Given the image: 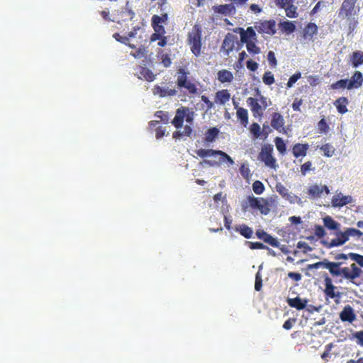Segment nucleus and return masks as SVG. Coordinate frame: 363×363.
Here are the masks:
<instances>
[{"mask_svg":"<svg viewBox=\"0 0 363 363\" xmlns=\"http://www.w3.org/2000/svg\"><path fill=\"white\" fill-rule=\"evenodd\" d=\"M342 262H333L332 265L330 266V274L333 277L341 276L343 279L349 280L354 284L358 285L354 282V279L358 278L362 272L359 267L355 263H352L350 267H341Z\"/></svg>","mask_w":363,"mask_h":363,"instance_id":"1","label":"nucleus"},{"mask_svg":"<svg viewBox=\"0 0 363 363\" xmlns=\"http://www.w3.org/2000/svg\"><path fill=\"white\" fill-rule=\"evenodd\" d=\"M256 91L259 99L249 97L247 99V104L250 108L255 118H262L264 111L271 104V101L266 96L262 95L258 89Z\"/></svg>","mask_w":363,"mask_h":363,"instance_id":"2","label":"nucleus"},{"mask_svg":"<svg viewBox=\"0 0 363 363\" xmlns=\"http://www.w3.org/2000/svg\"><path fill=\"white\" fill-rule=\"evenodd\" d=\"M201 37H202V28L201 26L196 23L191 32L187 35V42L190 45L191 51L192 53L198 57L201 55Z\"/></svg>","mask_w":363,"mask_h":363,"instance_id":"3","label":"nucleus"},{"mask_svg":"<svg viewBox=\"0 0 363 363\" xmlns=\"http://www.w3.org/2000/svg\"><path fill=\"white\" fill-rule=\"evenodd\" d=\"M258 158L263 162L267 167L272 169L276 168L277 160L273 157V146L272 145H264L259 153Z\"/></svg>","mask_w":363,"mask_h":363,"instance_id":"4","label":"nucleus"},{"mask_svg":"<svg viewBox=\"0 0 363 363\" xmlns=\"http://www.w3.org/2000/svg\"><path fill=\"white\" fill-rule=\"evenodd\" d=\"M255 28L259 33H266L273 35L276 33V21L273 19L269 21H260L257 22Z\"/></svg>","mask_w":363,"mask_h":363,"instance_id":"5","label":"nucleus"},{"mask_svg":"<svg viewBox=\"0 0 363 363\" xmlns=\"http://www.w3.org/2000/svg\"><path fill=\"white\" fill-rule=\"evenodd\" d=\"M248 201L252 208L259 210L264 215H267L270 211L269 202L263 198L249 196Z\"/></svg>","mask_w":363,"mask_h":363,"instance_id":"6","label":"nucleus"},{"mask_svg":"<svg viewBox=\"0 0 363 363\" xmlns=\"http://www.w3.org/2000/svg\"><path fill=\"white\" fill-rule=\"evenodd\" d=\"M358 0H344L339 9V17L350 18L356 13L355 6Z\"/></svg>","mask_w":363,"mask_h":363,"instance_id":"7","label":"nucleus"},{"mask_svg":"<svg viewBox=\"0 0 363 363\" xmlns=\"http://www.w3.org/2000/svg\"><path fill=\"white\" fill-rule=\"evenodd\" d=\"M324 294L326 297L335 299V302L338 303L341 298V293L336 291L337 287L333 285L331 278L326 276L324 279Z\"/></svg>","mask_w":363,"mask_h":363,"instance_id":"8","label":"nucleus"},{"mask_svg":"<svg viewBox=\"0 0 363 363\" xmlns=\"http://www.w3.org/2000/svg\"><path fill=\"white\" fill-rule=\"evenodd\" d=\"M336 235H337V238L332 239L330 242L323 241V245L326 248L330 249V248H333L335 247L341 246L349 240L346 230L338 231L336 233Z\"/></svg>","mask_w":363,"mask_h":363,"instance_id":"9","label":"nucleus"},{"mask_svg":"<svg viewBox=\"0 0 363 363\" xmlns=\"http://www.w3.org/2000/svg\"><path fill=\"white\" fill-rule=\"evenodd\" d=\"M237 37L233 34L228 33L225 36L220 50L224 52L225 55L228 56L235 48V43Z\"/></svg>","mask_w":363,"mask_h":363,"instance_id":"10","label":"nucleus"},{"mask_svg":"<svg viewBox=\"0 0 363 363\" xmlns=\"http://www.w3.org/2000/svg\"><path fill=\"white\" fill-rule=\"evenodd\" d=\"M352 202L353 199L351 196H344L342 193L336 194L331 199V204L334 208H341Z\"/></svg>","mask_w":363,"mask_h":363,"instance_id":"11","label":"nucleus"},{"mask_svg":"<svg viewBox=\"0 0 363 363\" xmlns=\"http://www.w3.org/2000/svg\"><path fill=\"white\" fill-rule=\"evenodd\" d=\"M213 10L216 13H219L224 16H230L236 13V9L233 4L213 6Z\"/></svg>","mask_w":363,"mask_h":363,"instance_id":"12","label":"nucleus"},{"mask_svg":"<svg viewBox=\"0 0 363 363\" xmlns=\"http://www.w3.org/2000/svg\"><path fill=\"white\" fill-rule=\"evenodd\" d=\"M256 235L259 239L262 240L264 242L274 247H278L279 246V242L277 239L272 237L263 230H257Z\"/></svg>","mask_w":363,"mask_h":363,"instance_id":"13","label":"nucleus"},{"mask_svg":"<svg viewBox=\"0 0 363 363\" xmlns=\"http://www.w3.org/2000/svg\"><path fill=\"white\" fill-rule=\"evenodd\" d=\"M284 118L281 113L274 112L272 114L271 126L274 129L279 133L282 132L284 130Z\"/></svg>","mask_w":363,"mask_h":363,"instance_id":"14","label":"nucleus"},{"mask_svg":"<svg viewBox=\"0 0 363 363\" xmlns=\"http://www.w3.org/2000/svg\"><path fill=\"white\" fill-rule=\"evenodd\" d=\"M309 145L308 143H296L291 148V152L294 157H303L306 156Z\"/></svg>","mask_w":363,"mask_h":363,"instance_id":"15","label":"nucleus"},{"mask_svg":"<svg viewBox=\"0 0 363 363\" xmlns=\"http://www.w3.org/2000/svg\"><path fill=\"white\" fill-rule=\"evenodd\" d=\"M340 318L342 322L352 323L356 319V315L352 306H345L340 313Z\"/></svg>","mask_w":363,"mask_h":363,"instance_id":"16","label":"nucleus"},{"mask_svg":"<svg viewBox=\"0 0 363 363\" xmlns=\"http://www.w3.org/2000/svg\"><path fill=\"white\" fill-rule=\"evenodd\" d=\"M363 83V75L360 71H355L350 80H348L347 89H358Z\"/></svg>","mask_w":363,"mask_h":363,"instance_id":"17","label":"nucleus"},{"mask_svg":"<svg viewBox=\"0 0 363 363\" xmlns=\"http://www.w3.org/2000/svg\"><path fill=\"white\" fill-rule=\"evenodd\" d=\"M152 92L154 95H157L161 98L167 96H175L177 93L175 89L164 88L159 85L154 86V88L152 89Z\"/></svg>","mask_w":363,"mask_h":363,"instance_id":"18","label":"nucleus"},{"mask_svg":"<svg viewBox=\"0 0 363 363\" xmlns=\"http://www.w3.org/2000/svg\"><path fill=\"white\" fill-rule=\"evenodd\" d=\"M240 33L241 42H247L248 40L257 41V35L252 27H248L246 30L240 28Z\"/></svg>","mask_w":363,"mask_h":363,"instance_id":"19","label":"nucleus"},{"mask_svg":"<svg viewBox=\"0 0 363 363\" xmlns=\"http://www.w3.org/2000/svg\"><path fill=\"white\" fill-rule=\"evenodd\" d=\"M168 20V14L167 13H163L162 16L153 15L151 19L152 26L156 27L158 30L164 29V27L162 25L163 23H166Z\"/></svg>","mask_w":363,"mask_h":363,"instance_id":"20","label":"nucleus"},{"mask_svg":"<svg viewBox=\"0 0 363 363\" xmlns=\"http://www.w3.org/2000/svg\"><path fill=\"white\" fill-rule=\"evenodd\" d=\"M235 108H236L237 118L240 121V123L246 126L248 124V112L247 110L242 107H238V103L233 102Z\"/></svg>","mask_w":363,"mask_h":363,"instance_id":"21","label":"nucleus"},{"mask_svg":"<svg viewBox=\"0 0 363 363\" xmlns=\"http://www.w3.org/2000/svg\"><path fill=\"white\" fill-rule=\"evenodd\" d=\"M230 99V94L228 89L218 91L215 95V102L220 105H224Z\"/></svg>","mask_w":363,"mask_h":363,"instance_id":"22","label":"nucleus"},{"mask_svg":"<svg viewBox=\"0 0 363 363\" xmlns=\"http://www.w3.org/2000/svg\"><path fill=\"white\" fill-rule=\"evenodd\" d=\"M287 303L291 307L300 311L306 308L308 301L297 296L293 298H289Z\"/></svg>","mask_w":363,"mask_h":363,"instance_id":"23","label":"nucleus"},{"mask_svg":"<svg viewBox=\"0 0 363 363\" xmlns=\"http://www.w3.org/2000/svg\"><path fill=\"white\" fill-rule=\"evenodd\" d=\"M186 114V110L184 108H178L176 111V115L172 121V125L176 128H180L182 127L184 116Z\"/></svg>","mask_w":363,"mask_h":363,"instance_id":"24","label":"nucleus"},{"mask_svg":"<svg viewBox=\"0 0 363 363\" xmlns=\"http://www.w3.org/2000/svg\"><path fill=\"white\" fill-rule=\"evenodd\" d=\"M318 33V26L314 23H308L303 29V37L311 40Z\"/></svg>","mask_w":363,"mask_h":363,"instance_id":"25","label":"nucleus"},{"mask_svg":"<svg viewBox=\"0 0 363 363\" xmlns=\"http://www.w3.org/2000/svg\"><path fill=\"white\" fill-rule=\"evenodd\" d=\"M217 76L218 80L221 83H230L234 79L233 73L225 69L218 71Z\"/></svg>","mask_w":363,"mask_h":363,"instance_id":"26","label":"nucleus"},{"mask_svg":"<svg viewBox=\"0 0 363 363\" xmlns=\"http://www.w3.org/2000/svg\"><path fill=\"white\" fill-rule=\"evenodd\" d=\"M323 222L324 227L330 230H337L340 229V224L330 216L324 217L323 218Z\"/></svg>","mask_w":363,"mask_h":363,"instance_id":"27","label":"nucleus"},{"mask_svg":"<svg viewBox=\"0 0 363 363\" xmlns=\"http://www.w3.org/2000/svg\"><path fill=\"white\" fill-rule=\"evenodd\" d=\"M347 104L348 100L346 97L344 96L340 97L334 102V105L335 106L338 113L341 114H344L347 112Z\"/></svg>","mask_w":363,"mask_h":363,"instance_id":"28","label":"nucleus"},{"mask_svg":"<svg viewBox=\"0 0 363 363\" xmlns=\"http://www.w3.org/2000/svg\"><path fill=\"white\" fill-rule=\"evenodd\" d=\"M235 230L240 233V234L247 239H250L252 237L253 230L251 228L245 224L236 225Z\"/></svg>","mask_w":363,"mask_h":363,"instance_id":"29","label":"nucleus"},{"mask_svg":"<svg viewBox=\"0 0 363 363\" xmlns=\"http://www.w3.org/2000/svg\"><path fill=\"white\" fill-rule=\"evenodd\" d=\"M219 133V130L216 127H213L209 128L205 133L204 140L206 143H213L216 138L218 137Z\"/></svg>","mask_w":363,"mask_h":363,"instance_id":"30","label":"nucleus"},{"mask_svg":"<svg viewBox=\"0 0 363 363\" xmlns=\"http://www.w3.org/2000/svg\"><path fill=\"white\" fill-rule=\"evenodd\" d=\"M189 72L183 67H179L178 69V76L177 79V86H184L185 81L188 79Z\"/></svg>","mask_w":363,"mask_h":363,"instance_id":"31","label":"nucleus"},{"mask_svg":"<svg viewBox=\"0 0 363 363\" xmlns=\"http://www.w3.org/2000/svg\"><path fill=\"white\" fill-rule=\"evenodd\" d=\"M352 64L354 67H357L358 66L363 64V52L362 51H356L354 52L351 57Z\"/></svg>","mask_w":363,"mask_h":363,"instance_id":"32","label":"nucleus"},{"mask_svg":"<svg viewBox=\"0 0 363 363\" xmlns=\"http://www.w3.org/2000/svg\"><path fill=\"white\" fill-rule=\"evenodd\" d=\"M308 194L311 199H316L320 196L322 188L319 185L313 184L308 188Z\"/></svg>","mask_w":363,"mask_h":363,"instance_id":"33","label":"nucleus"},{"mask_svg":"<svg viewBox=\"0 0 363 363\" xmlns=\"http://www.w3.org/2000/svg\"><path fill=\"white\" fill-rule=\"evenodd\" d=\"M281 31L288 34L292 33L296 30V26L291 21H284L279 23Z\"/></svg>","mask_w":363,"mask_h":363,"instance_id":"34","label":"nucleus"},{"mask_svg":"<svg viewBox=\"0 0 363 363\" xmlns=\"http://www.w3.org/2000/svg\"><path fill=\"white\" fill-rule=\"evenodd\" d=\"M333 262H330L328 259H325L323 261L318 262L316 263L309 264L308 266V269H318L321 267L327 269L330 272V266L332 265Z\"/></svg>","mask_w":363,"mask_h":363,"instance_id":"35","label":"nucleus"},{"mask_svg":"<svg viewBox=\"0 0 363 363\" xmlns=\"http://www.w3.org/2000/svg\"><path fill=\"white\" fill-rule=\"evenodd\" d=\"M140 74L147 82H152L155 78V76L153 74V72L150 69L145 67H142L140 68Z\"/></svg>","mask_w":363,"mask_h":363,"instance_id":"36","label":"nucleus"},{"mask_svg":"<svg viewBox=\"0 0 363 363\" xmlns=\"http://www.w3.org/2000/svg\"><path fill=\"white\" fill-rule=\"evenodd\" d=\"M320 150L323 152L324 156L327 157H332L335 153L334 147L329 143H326L320 147Z\"/></svg>","mask_w":363,"mask_h":363,"instance_id":"37","label":"nucleus"},{"mask_svg":"<svg viewBox=\"0 0 363 363\" xmlns=\"http://www.w3.org/2000/svg\"><path fill=\"white\" fill-rule=\"evenodd\" d=\"M274 143L278 152L284 155L286 152V146L284 140L281 138L277 137L274 139Z\"/></svg>","mask_w":363,"mask_h":363,"instance_id":"38","label":"nucleus"},{"mask_svg":"<svg viewBox=\"0 0 363 363\" xmlns=\"http://www.w3.org/2000/svg\"><path fill=\"white\" fill-rule=\"evenodd\" d=\"M179 88H184L188 90L189 93L191 94H196L198 93V88L196 85L189 81V79H186L185 81V85L184 86H178Z\"/></svg>","mask_w":363,"mask_h":363,"instance_id":"39","label":"nucleus"},{"mask_svg":"<svg viewBox=\"0 0 363 363\" xmlns=\"http://www.w3.org/2000/svg\"><path fill=\"white\" fill-rule=\"evenodd\" d=\"M243 43L246 44L247 50L250 53L256 55L260 52V48L256 45L255 41L248 40Z\"/></svg>","mask_w":363,"mask_h":363,"instance_id":"40","label":"nucleus"},{"mask_svg":"<svg viewBox=\"0 0 363 363\" xmlns=\"http://www.w3.org/2000/svg\"><path fill=\"white\" fill-rule=\"evenodd\" d=\"M216 150L212 149H199L196 151L198 156L201 158L206 157L208 156L216 155H217Z\"/></svg>","mask_w":363,"mask_h":363,"instance_id":"41","label":"nucleus"},{"mask_svg":"<svg viewBox=\"0 0 363 363\" xmlns=\"http://www.w3.org/2000/svg\"><path fill=\"white\" fill-rule=\"evenodd\" d=\"M286 15V16L289 18H296L298 16L297 13V8L294 5H293V3L290 4L288 6H286L285 9Z\"/></svg>","mask_w":363,"mask_h":363,"instance_id":"42","label":"nucleus"},{"mask_svg":"<svg viewBox=\"0 0 363 363\" xmlns=\"http://www.w3.org/2000/svg\"><path fill=\"white\" fill-rule=\"evenodd\" d=\"M262 80L266 85L269 86L273 84L275 82L273 74L269 71L264 72L262 77Z\"/></svg>","mask_w":363,"mask_h":363,"instance_id":"43","label":"nucleus"},{"mask_svg":"<svg viewBox=\"0 0 363 363\" xmlns=\"http://www.w3.org/2000/svg\"><path fill=\"white\" fill-rule=\"evenodd\" d=\"M348 86V80L347 79H340L337 81L335 83H333L330 86L332 89H347Z\"/></svg>","mask_w":363,"mask_h":363,"instance_id":"44","label":"nucleus"},{"mask_svg":"<svg viewBox=\"0 0 363 363\" xmlns=\"http://www.w3.org/2000/svg\"><path fill=\"white\" fill-rule=\"evenodd\" d=\"M252 189L256 194H261L264 191V186L262 182L257 180L252 184Z\"/></svg>","mask_w":363,"mask_h":363,"instance_id":"45","label":"nucleus"},{"mask_svg":"<svg viewBox=\"0 0 363 363\" xmlns=\"http://www.w3.org/2000/svg\"><path fill=\"white\" fill-rule=\"evenodd\" d=\"M216 155L220 156V163L223 162H228L231 165L234 164L233 160L227 153L221 150H218Z\"/></svg>","mask_w":363,"mask_h":363,"instance_id":"46","label":"nucleus"},{"mask_svg":"<svg viewBox=\"0 0 363 363\" xmlns=\"http://www.w3.org/2000/svg\"><path fill=\"white\" fill-rule=\"evenodd\" d=\"M155 33L151 35L150 41L154 42L156 40H159L162 35L165 33V29H162V30H158L156 27H152Z\"/></svg>","mask_w":363,"mask_h":363,"instance_id":"47","label":"nucleus"},{"mask_svg":"<svg viewBox=\"0 0 363 363\" xmlns=\"http://www.w3.org/2000/svg\"><path fill=\"white\" fill-rule=\"evenodd\" d=\"M345 230L349 239L350 237H356L359 238L363 235L362 231L353 228H347Z\"/></svg>","mask_w":363,"mask_h":363,"instance_id":"48","label":"nucleus"},{"mask_svg":"<svg viewBox=\"0 0 363 363\" xmlns=\"http://www.w3.org/2000/svg\"><path fill=\"white\" fill-rule=\"evenodd\" d=\"M277 191L283 197L289 198V190L281 183H279L276 185Z\"/></svg>","mask_w":363,"mask_h":363,"instance_id":"49","label":"nucleus"},{"mask_svg":"<svg viewBox=\"0 0 363 363\" xmlns=\"http://www.w3.org/2000/svg\"><path fill=\"white\" fill-rule=\"evenodd\" d=\"M155 116L160 118L164 123H168L169 122V114L166 111H157L155 112Z\"/></svg>","mask_w":363,"mask_h":363,"instance_id":"50","label":"nucleus"},{"mask_svg":"<svg viewBox=\"0 0 363 363\" xmlns=\"http://www.w3.org/2000/svg\"><path fill=\"white\" fill-rule=\"evenodd\" d=\"M147 53V50L145 46H140L135 52H131L130 55L135 58H141L144 57Z\"/></svg>","mask_w":363,"mask_h":363,"instance_id":"51","label":"nucleus"},{"mask_svg":"<svg viewBox=\"0 0 363 363\" xmlns=\"http://www.w3.org/2000/svg\"><path fill=\"white\" fill-rule=\"evenodd\" d=\"M350 258L356 262L360 267H363V256L357 253H349Z\"/></svg>","mask_w":363,"mask_h":363,"instance_id":"52","label":"nucleus"},{"mask_svg":"<svg viewBox=\"0 0 363 363\" xmlns=\"http://www.w3.org/2000/svg\"><path fill=\"white\" fill-rule=\"evenodd\" d=\"M251 133L254 135L255 138H257L261 135L260 126L257 123H253L250 128Z\"/></svg>","mask_w":363,"mask_h":363,"instance_id":"53","label":"nucleus"},{"mask_svg":"<svg viewBox=\"0 0 363 363\" xmlns=\"http://www.w3.org/2000/svg\"><path fill=\"white\" fill-rule=\"evenodd\" d=\"M301 77V72H296L292 76L290 77V78L288 80V82L286 84V86L288 88H291L293 86V85Z\"/></svg>","mask_w":363,"mask_h":363,"instance_id":"54","label":"nucleus"},{"mask_svg":"<svg viewBox=\"0 0 363 363\" xmlns=\"http://www.w3.org/2000/svg\"><path fill=\"white\" fill-rule=\"evenodd\" d=\"M247 244L252 250L269 249L266 245L259 242H247Z\"/></svg>","mask_w":363,"mask_h":363,"instance_id":"55","label":"nucleus"},{"mask_svg":"<svg viewBox=\"0 0 363 363\" xmlns=\"http://www.w3.org/2000/svg\"><path fill=\"white\" fill-rule=\"evenodd\" d=\"M267 60H268L269 65L272 67H277V58L275 57V54H274V52L273 51H269V52L267 53Z\"/></svg>","mask_w":363,"mask_h":363,"instance_id":"56","label":"nucleus"},{"mask_svg":"<svg viewBox=\"0 0 363 363\" xmlns=\"http://www.w3.org/2000/svg\"><path fill=\"white\" fill-rule=\"evenodd\" d=\"M318 127L320 133H327L329 130V126L325 118H322L318 123Z\"/></svg>","mask_w":363,"mask_h":363,"instance_id":"57","label":"nucleus"},{"mask_svg":"<svg viewBox=\"0 0 363 363\" xmlns=\"http://www.w3.org/2000/svg\"><path fill=\"white\" fill-rule=\"evenodd\" d=\"M314 233L319 238H323L326 235L324 227L320 225H315Z\"/></svg>","mask_w":363,"mask_h":363,"instance_id":"58","label":"nucleus"},{"mask_svg":"<svg viewBox=\"0 0 363 363\" xmlns=\"http://www.w3.org/2000/svg\"><path fill=\"white\" fill-rule=\"evenodd\" d=\"M311 170H312V162L311 161H307L301 166L302 175H306Z\"/></svg>","mask_w":363,"mask_h":363,"instance_id":"59","label":"nucleus"},{"mask_svg":"<svg viewBox=\"0 0 363 363\" xmlns=\"http://www.w3.org/2000/svg\"><path fill=\"white\" fill-rule=\"evenodd\" d=\"M262 287V279L259 274V272L256 274L255 277V289L257 291H259Z\"/></svg>","mask_w":363,"mask_h":363,"instance_id":"60","label":"nucleus"},{"mask_svg":"<svg viewBox=\"0 0 363 363\" xmlns=\"http://www.w3.org/2000/svg\"><path fill=\"white\" fill-rule=\"evenodd\" d=\"M201 99V101L206 106V111H210L214 108V104L212 101H211L206 96L202 95Z\"/></svg>","mask_w":363,"mask_h":363,"instance_id":"61","label":"nucleus"},{"mask_svg":"<svg viewBox=\"0 0 363 363\" xmlns=\"http://www.w3.org/2000/svg\"><path fill=\"white\" fill-rule=\"evenodd\" d=\"M293 2H294V0H276L275 1L276 6L281 9H285L286 6H288L290 4H291Z\"/></svg>","mask_w":363,"mask_h":363,"instance_id":"62","label":"nucleus"},{"mask_svg":"<svg viewBox=\"0 0 363 363\" xmlns=\"http://www.w3.org/2000/svg\"><path fill=\"white\" fill-rule=\"evenodd\" d=\"M246 66L247 68L252 72L256 71L258 68V64L252 60L247 61Z\"/></svg>","mask_w":363,"mask_h":363,"instance_id":"63","label":"nucleus"},{"mask_svg":"<svg viewBox=\"0 0 363 363\" xmlns=\"http://www.w3.org/2000/svg\"><path fill=\"white\" fill-rule=\"evenodd\" d=\"M353 335L357 339V344L363 346V330L356 332Z\"/></svg>","mask_w":363,"mask_h":363,"instance_id":"64","label":"nucleus"}]
</instances>
